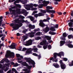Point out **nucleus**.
Segmentation results:
<instances>
[{
	"mask_svg": "<svg viewBox=\"0 0 73 73\" xmlns=\"http://www.w3.org/2000/svg\"><path fill=\"white\" fill-rule=\"evenodd\" d=\"M65 43V41L61 40L60 41V46H61Z\"/></svg>",
	"mask_w": 73,
	"mask_h": 73,
	"instance_id": "obj_26",
	"label": "nucleus"
},
{
	"mask_svg": "<svg viewBox=\"0 0 73 73\" xmlns=\"http://www.w3.org/2000/svg\"><path fill=\"white\" fill-rule=\"evenodd\" d=\"M24 59L27 62H28L29 64H31L33 65H35V62L31 60V59L30 58H25Z\"/></svg>",
	"mask_w": 73,
	"mask_h": 73,
	"instance_id": "obj_11",
	"label": "nucleus"
},
{
	"mask_svg": "<svg viewBox=\"0 0 73 73\" xmlns=\"http://www.w3.org/2000/svg\"><path fill=\"white\" fill-rule=\"evenodd\" d=\"M42 3L43 4H40L39 5V8H42L43 6L44 7H46L48 4H49V2L48 1H44Z\"/></svg>",
	"mask_w": 73,
	"mask_h": 73,
	"instance_id": "obj_8",
	"label": "nucleus"
},
{
	"mask_svg": "<svg viewBox=\"0 0 73 73\" xmlns=\"http://www.w3.org/2000/svg\"><path fill=\"white\" fill-rule=\"evenodd\" d=\"M15 7H11V8L9 9V11L11 14H15L16 12V10H12V9H15Z\"/></svg>",
	"mask_w": 73,
	"mask_h": 73,
	"instance_id": "obj_14",
	"label": "nucleus"
},
{
	"mask_svg": "<svg viewBox=\"0 0 73 73\" xmlns=\"http://www.w3.org/2000/svg\"><path fill=\"white\" fill-rule=\"evenodd\" d=\"M16 56L17 57H19V58H17V60L18 61V62L19 63H21L23 62V61L22 60H21L23 58V56H20V55L19 54H16Z\"/></svg>",
	"mask_w": 73,
	"mask_h": 73,
	"instance_id": "obj_10",
	"label": "nucleus"
},
{
	"mask_svg": "<svg viewBox=\"0 0 73 73\" xmlns=\"http://www.w3.org/2000/svg\"><path fill=\"white\" fill-rule=\"evenodd\" d=\"M21 1L22 3L23 4H25L27 3V0H17L15 1V3H19V2Z\"/></svg>",
	"mask_w": 73,
	"mask_h": 73,
	"instance_id": "obj_18",
	"label": "nucleus"
},
{
	"mask_svg": "<svg viewBox=\"0 0 73 73\" xmlns=\"http://www.w3.org/2000/svg\"><path fill=\"white\" fill-rule=\"evenodd\" d=\"M12 71H14V72H15V71H16V70L15 68H12Z\"/></svg>",
	"mask_w": 73,
	"mask_h": 73,
	"instance_id": "obj_62",
	"label": "nucleus"
},
{
	"mask_svg": "<svg viewBox=\"0 0 73 73\" xmlns=\"http://www.w3.org/2000/svg\"><path fill=\"white\" fill-rule=\"evenodd\" d=\"M58 27V25H56L55 26H52L50 28V30L52 31H56V28H57Z\"/></svg>",
	"mask_w": 73,
	"mask_h": 73,
	"instance_id": "obj_17",
	"label": "nucleus"
},
{
	"mask_svg": "<svg viewBox=\"0 0 73 73\" xmlns=\"http://www.w3.org/2000/svg\"><path fill=\"white\" fill-rule=\"evenodd\" d=\"M16 44L14 43L12 44L11 46H9V48L10 49H15L16 46Z\"/></svg>",
	"mask_w": 73,
	"mask_h": 73,
	"instance_id": "obj_19",
	"label": "nucleus"
},
{
	"mask_svg": "<svg viewBox=\"0 0 73 73\" xmlns=\"http://www.w3.org/2000/svg\"><path fill=\"white\" fill-rule=\"evenodd\" d=\"M49 43L47 42V41L46 40H42V42H41L40 43V45H48Z\"/></svg>",
	"mask_w": 73,
	"mask_h": 73,
	"instance_id": "obj_16",
	"label": "nucleus"
},
{
	"mask_svg": "<svg viewBox=\"0 0 73 73\" xmlns=\"http://www.w3.org/2000/svg\"><path fill=\"white\" fill-rule=\"evenodd\" d=\"M0 46H4V44L3 43L1 44H0Z\"/></svg>",
	"mask_w": 73,
	"mask_h": 73,
	"instance_id": "obj_57",
	"label": "nucleus"
},
{
	"mask_svg": "<svg viewBox=\"0 0 73 73\" xmlns=\"http://www.w3.org/2000/svg\"><path fill=\"white\" fill-rule=\"evenodd\" d=\"M27 48H24L22 49V51H25V50H27Z\"/></svg>",
	"mask_w": 73,
	"mask_h": 73,
	"instance_id": "obj_50",
	"label": "nucleus"
},
{
	"mask_svg": "<svg viewBox=\"0 0 73 73\" xmlns=\"http://www.w3.org/2000/svg\"><path fill=\"white\" fill-rule=\"evenodd\" d=\"M22 70L26 72H24V73H29V70H28L27 69H23Z\"/></svg>",
	"mask_w": 73,
	"mask_h": 73,
	"instance_id": "obj_29",
	"label": "nucleus"
},
{
	"mask_svg": "<svg viewBox=\"0 0 73 73\" xmlns=\"http://www.w3.org/2000/svg\"><path fill=\"white\" fill-rule=\"evenodd\" d=\"M36 33V32H32L31 33H30L29 36L30 37H34V35Z\"/></svg>",
	"mask_w": 73,
	"mask_h": 73,
	"instance_id": "obj_24",
	"label": "nucleus"
},
{
	"mask_svg": "<svg viewBox=\"0 0 73 73\" xmlns=\"http://www.w3.org/2000/svg\"><path fill=\"white\" fill-rule=\"evenodd\" d=\"M33 6L34 7H38V5L37 4H35L33 5Z\"/></svg>",
	"mask_w": 73,
	"mask_h": 73,
	"instance_id": "obj_45",
	"label": "nucleus"
},
{
	"mask_svg": "<svg viewBox=\"0 0 73 73\" xmlns=\"http://www.w3.org/2000/svg\"><path fill=\"white\" fill-rule=\"evenodd\" d=\"M4 61H5V62H9V60H8V59H3L2 60H1L0 63H1V64H3L4 62Z\"/></svg>",
	"mask_w": 73,
	"mask_h": 73,
	"instance_id": "obj_20",
	"label": "nucleus"
},
{
	"mask_svg": "<svg viewBox=\"0 0 73 73\" xmlns=\"http://www.w3.org/2000/svg\"><path fill=\"white\" fill-rule=\"evenodd\" d=\"M22 64L24 66H27V69L29 70L31 69L32 67L31 66H29L28 64L26 62H23L22 63Z\"/></svg>",
	"mask_w": 73,
	"mask_h": 73,
	"instance_id": "obj_15",
	"label": "nucleus"
},
{
	"mask_svg": "<svg viewBox=\"0 0 73 73\" xmlns=\"http://www.w3.org/2000/svg\"><path fill=\"white\" fill-rule=\"evenodd\" d=\"M18 66V63H15L14 65V66H15V67H16V66Z\"/></svg>",
	"mask_w": 73,
	"mask_h": 73,
	"instance_id": "obj_48",
	"label": "nucleus"
},
{
	"mask_svg": "<svg viewBox=\"0 0 73 73\" xmlns=\"http://www.w3.org/2000/svg\"><path fill=\"white\" fill-rule=\"evenodd\" d=\"M63 60V61H68V58H62Z\"/></svg>",
	"mask_w": 73,
	"mask_h": 73,
	"instance_id": "obj_41",
	"label": "nucleus"
},
{
	"mask_svg": "<svg viewBox=\"0 0 73 73\" xmlns=\"http://www.w3.org/2000/svg\"><path fill=\"white\" fill-rule=\"evenodd\" d=\"M41 38L40 36H38L35 38V39H36V40H40V39Z\"/></svg>",
	"mask_w": 73,
	"mask_h": 73,
	"instance_id": "obj_36",
	"label": "nucleus"
},
{
	"mask_svg": "<svg viewBox=\"0 0 73 73\" xmlns=\"http://www.w3.org/2000/svg\"><path fill=\"white\" fill-rule=\"evenodd\" d=\"M38 48H42V46L40 45H38Z\"/></svg>",
	"mask_w": 73,
	"mask_h": 73,
	"instance_id": "obj_64",
	"label": "nucleus"
},
{
	"mask_svg": "<svg viewBox=\"0 0 73 73\" xmlns=\"http://www.w3.org/2000/svg\"><path fill=\"white\" fill-rule=\"evenodd\" d=\"M37 13V11H35L33 12V13Z\"/></svg>",
	"mask_w": 73,
	"mask_h": 73,
	"instance_id": "obj_61",
	"label": "nucleus"
},
{
	"mask_svg": "<svg viewBox=\"0 0 73 73\" xmlns=\"http://www.w3.org/2000/svg\"><path fill=\"white\" fill-rule=\"evenodd\" d=\"M19 17L20 19H25V17L22 16L21 15H20L19 16Z\"/></svg>",
	"mask_w": 73,
	"mask_h": 73,
	"instance_id": "obj_37",
	"label": "nucleus"
},
{
	"mask_svg": "<svg viewBox=\"0 0 73 73\" xmlns=\"http://www.w3.org/2000/svg\"><path fill=\"white\" fill-rule=\"evenodd\" d=\"M40 33H40V32H38L36 33V35H40Z\"/></svg>",
	"mask_w": 73,
	"mask_h": 73,
	"instance_id": "obj_52",
	"label": "nucleus"
},
{
	"mask_svg": "<svg viewBox=\"0 0 73 73\" xmlns=\"http://www.w3.org/2000/svg\"><path fill=\"white\" fill-rule=\"evenodd\" d=\"M29 28H30V29H35V26L34 25H32L31 24L29 25H28Z\"/></svg>",
	"mask_w": 73,
	"mask_h": 73,
	"instance_id": "obj_23",
	"label": "nucleus"
},
{
	"mask_svg": "<svg viewBox=\"0 0 73 73\" xmlns=\"http://www.w3.org/2000/svg\"><path fill=\"white\" fill-rule=\"evenodd\" d=\"M38 16L40 17V16H44V14L41 13H39L38 14Z\"/></svg>",
	"mask_w": 73,
	"mask_h": 73,
	"instance_id": "obj_31",
	"label": "nucleus"
},
{
	"mask_svg": "<svg viewBox=\"0 0 73 73\" xmlns=\"http://www.w3.org/2000/svg\"><path fill=\"white\" fill-rule=\"evenodd\" d=\"M49 34H50V35H54L56 34V33L54 32H52V31H49Z\"/></svg>",
	"mask_w": 73,
	"mask_h": 73,
	"instance_id": "obj_30",
	"label": "nucleus"
},
{
	"mask_svg": "<svg viewBox=\"0 0 73 73\" xmlns=\"http://www.w3.org/2000/svg\"><path fill=\"white\" fill-rule=\"evenodd\" d=\"M26 7H25L27 11L31 10V11H35L37 9L36 7H33V3H31L30 4L26 5Z\"/></svg>",
	"mask_w": 73,
	"mask_h": 73,
	"instance_id": "obj_3",
	"label": "nucleus"
},
{
	"mask_svg": "<svg viewBox=\"0 0 73 73\" xmlns=\"http://www.w3.org/2000/svg\"><path fill=\"white\" fill-rule=\"evenodd\" d=\"M24 15L25 16H27L28 15V13L27 12L25 13L24 14Z\"/></svg>",
	"mask_w": 73,
	"mask_h": 73,
	"instance_id": "obj_58",
	"label": "nucleus"
},
{
	"mask_svg": "<svg viewBox=\"0 0 73 73\" xmlns=\"http://www.w3.org/2000/svg\"><path fill=\"white\" fill-rule=\"evenodd\" d=\"M34 41V40L30 39L28 40L26 44H25L26 46H29V45H31L32 44L33 41Z\"/></svg>",
	"mask_w": 73,
	"mask_h": 73,
	"instance_id": "obj_12",
	"label": "nucleus"
},
{
	"mask_svg": "<svg viewBox=\"0 0 73 73\" xmlns=\"http://www.w3.org/2000/svg\"><path fill=\"white\" fill-rule=\"evenodd\" d=\"M41 12L42 13H46V11L45 10H41Z\"/></svg>",
	"mask_w": 73,
	"mask_h": 73,
	"instance_id": "obj_44",
	"label": "nucleus"
},
{
	"mask_svg": "<svg viewBox=\"0 0 73 73\" xmlns=\"http://www.w3.org/2000/svg\"><path fill=\"white\" fill-rule=\"evenodd\" d=\"M28 18L30 19L31 20V21H33V20H34L35 19V18L31 16H29L28 17Z\"/></svg>",
	"mask_w": 73,
	"mask_h": 73,
	"instance_id": "obj_27",
	"label": "nucleus"
},
{
	"mask_svg": "<svg viewBox=\"0 0 73 73\" xmlns=\"http://www.w3.org/2000/svg\"><path fill=\"white\" fill-rule=\"evenodd\" d=\"M50 30V29L48 26H47L44 30V32L45 33H47L48 32H49Z\"/></svg>",
	"mask_w": 73,
	"mask_h": 73,
	"instance_id": "obj_22",
	"label": "nucleus"
},
{
	"mask_svg": "<svg viewBox=\"0 0 73 73\" xmlns=\"http://www.w3.org/2000/svg\"><path fill=\"white\" fill-rule=\"evenodd\" d=\"M2 19H3V17L1 16L0 17V21H1V22L2 21L1 20Z\"/></svg>",
	"mask_w": 73,
	"mask_h": 73,
	"instance_id": "obj_59",
	"label": "nucleus"
},
{
	"mask_svg": "<svg viewBox=\"0 0 73 73\" xmlns=\"http://www.w3.org/2000/svg\"><path fill=\"white\" fill-rule=\"evenodd\" d=\"M71 15L72 16H73V11H72L71 13Z\"/></svg>",
	"mask_w": 73,
	"mask_h": 73,
	"instance_id": "obj_63",
	"label": "nucleus"
},
{
	"mask_svg": "<svg viewBox=\"0 0 73 73\" xmlns=\"http://www.w3.org/2000/svg\"><path fill=\"white\" fill-rule=\"evenodd\" d=\"M53 66H54L56 68H58L60 67V66L58 64H56V63L53 64L52 65Z\"/></svg>",
	"mask_w": 73,
	"mask_h": 73,
	"instance_id": "obj_25",
	"label": "nucleus"
},
{
	"mask_svg": "<svg viewBox=\"0 0 73 73\" xmlns=\"http://www.w3.org/2000/svg\"><path fill=\"white\" fill-rule=\"evenodd\" d=\"M54 1H55L56 2H60L61 1V0H54Z\"/></svg>",
	"mask_w": 73,
	"mask_h": 73,
	"instance_id": "obj_55",
	"label": "nucleus"
},
{
	"mask_svg": "<svg viewBox=\"0 0 73 73\" xmlns=\"http://www.w3.org/2000/svg\"><path fill=\"white\" fill-rule=\"evenodd\" d=\"M46 8L47 9L46 10L47 12L52 13H54L56 12V11L54 10H50V9H53V7H52L47 6Z\"/></svg>",
	"mask_w": 73,
	"mask_h": 73,
	"instance_id": "obj_9",
	"label": "nucleus"
},
{
	"mask_svg": "<svg viewBox=\"0 0 73 73\" xmlns=\"http://www.w3.org/2000/svg\"><path fill=\"white\" fill-rule=\"evenodd\" d=\"M68 46L69 48H73V46L72 44H68Z\"/></svg>",
	"mask_w": 73,
	"mask_h": 73,
	"instance_id": "obj_39",
	"label": "nucleus"
},
{
	"mask_svg": "<svg viewBox=\"0 0 73 73\" xmlns=\"http://www.w3.org/2000/svg\"><path fill=\"white\" fill-rule=\"evenodd\" d=\"M10 65H11V64L10 63L5 64L3 65V68H2V70L0 71V73H3V70H4L5 72H7V70H9V68L7 67H6L5 68V66L9 67V66Z\"/></svg>",
	"mask_w": 73,
	"mask_h": 73,
	"instance_id": "obj_6",
	"label": "nucleus"
},
{
	"mask_svg": "<svg viewBox=\"0 0 73 73\" xmlns=\"http://www.w3.org/2000/svg\"><path fill=\"white\" fill-rule=\"evenodd\" d=\"M37 48H29L27 49L26 52V54H29L32 50H34V52H37Z\"/></svg>",
	"mask_w": 73,
	"mask_h": 73,
	"instance_id": "obj_7",
	"label": "nucleus"
},
{
	"mask_svg": "<svg viewBox=\"0 0 73 73\" xmlns=\"http://www.w3.org/2000/svg\"><path fill=\"white\" fill-rule=\"evenodd\" d=\"M60 64L61 68L62 69H65L66 68V65L62 62V60H60Z\"/></svg>",
	"mask_w": 73,
	"mask_h": 73,
	"instance_id": "obj_13",
	"label": "nucleus"
},
{
	"mask_svg": "<svg viewBox=\"0 0 73 73\" xmlns=\"http://www.w3.org/2000/svg\"><path fill=\"white\" fill-rule=\"evenodd\" d=\"M57 56H59L61 58V56H64V53L63 52H60L59 53V54L55 53L54 54V57L53 58H51L50 59V60L51 61L52 60L53 62H54H54H57V60L56 59Z\"/></svg>",
	"mask_w": 73,
	"mask_h": 73,
	"instance_id": "obj_2",
	"label": "nucleus"
},
{
	"mask_svg": "<svg viewBox=\"0 0 73 73\" xmlns=\"http://www.w3.org/2000/svg\"><path fill=\"white\" fill-rule=\"evenodd\" d=\"M68 25L70 27H73V23L70 22L68 23Z\"/></svg>",
	"mask_w": 73,
	"mask_h": 73,
	"instance_id": "obj_32",
	"label": "nucleus"
},
{
	"mask_svg": "<svg viewBox=\"0 0 73 73\" xmlns=\"http://www.w3.org/2000/svg\"><path fill=\"white\" fill-rule=\"evenodd\" d=\"M4 38H5L3 36L1 38V40H2V41H4Z\"/></svg>",
	"mask_w": 73,
	"mask_h": 73,
	"instance_id": "obj_56",
	"label": "nucleus"
},
{
	"mask_svg": "<svg viewBox=\"0 0 73 73\" xmlns=\"http://www.w3.org/2000/svg\"><path fill=\"white\" fill-rule=\"evenodd\" d=\"M63 36L64 37H66L67 36L66 33H65L63 34Z\"/></svg>",
	"mask_w": 73,
	"mask_h": 73,
	"instance_id": "obj_40",
	"label": "nucleus"
},
{
	"mask_svg": "<svg viewBox=\"0 0 73 73\" xmlns=\"http://www.w3.org/2000/svg\"><path fill=\"white\" fill-rule=\"evenodd\" d=\"M21 10L19 9H17L16 10V12L18 14H21Z\"/></svg>",
	"mask_w": 73,
	"mask_h": 73,
	"instance_id": "obj_28",
	"label": "nucleus"
},
{
	"mask_svg": "<svg viewBox=\"0 0 73 73\" xmlns=\"http://www.w3.org/2000/svg\"><path fill=\"white\" fill-rule=\"evenodd\" d=\"M5 55L6 57H10V58H13L15 57V54L13 52H12L9 51H7Z\"/></svg>",
	"mask_w": 73,
	"mask_h": 73,
	"instance_id": "obj_4",
	"label": "nucleus"
},
{
	"mask_svg": "<svg viewBox=\"0 0 73 73\" xmlns=\"http://www.w3.org/2000/svg\"><path fill=\"white\" fill-rule=\"evenodd\" d=\"M16 5L17 7H18V8H21V6L19 4H16Z\"/></svg>",
	"mask_w": 73,
	"mask_h": 73,
	"instance_id": "obj_51",
	"label": "nucleus"
},
{
	"mask_svg": "<svg viewBox=\"0 0 73 73\" xmlns=\"http://www.w3.org/2000/svg\"><path fill=\"white\" fill-rule=\"evenodd\" d=\"M40 31V29H39V28L34 29V31H35V32H37V31Z\"/></svg>",
	"mask_w": 73,
	"mask_h": 73,
	"instance_id": "obj_42",
	"label": "nucleus"
},
{
	"mask_svg": "<svg viewBox=\"0 0 73 73\" xmlns=\"http://www.w3.org/2000/svg\"><path fill=\"white\" fill-rule=\"evenodd\" d=\"M50 18H48L47 19H44L43 20H40V23H39V25L40 27H44L45 26V25L43 23V22H49V20H50Z\"/></svg>",
	"mask_w": 73,
	"mask_h": 73,
	"instance_id": "obj_5",
	"label": "nucleus"
},
{
	"mask_svg": "<svg viewBox=\"0 0 73 73\" xmlns=\"http://www.w3.org/2000/svg\"><path fill=\"white\" fill-rule=\"evenodd\" d=\"M15 22V23H19V25L18 24H14L13 23L10 24V25L11 27H13V28L14 30H17L19 29V27H21L23 25V24L20 23H29V22L27 20L25 21L24 19L19 20V19H17L13 21V22Z\"/></svg>",
	"mask_w": 73,
	"mask_h": 73,
	"instance_id": "obj_1",
	"label": "nucleus"
},
{
	"mask_svg": "<svg viewBox=\"0 0 73 73\" xmlns=\"http://www.w3.org/2000/svg\"><path fill=\"white\" fill-rule=\"evenodd\" d=\"M38 15L37 14H35L34 15V17H36V18H37V17H38Z\"/></svg>",
	"mask_w": 73,
	"mask_h": 73,
	"instance_id": "obj_46",
	"label": "nucleus"
},
{
	"mask_svg": "<svg viewBox=\"0 0 73 73\" xmlns=\"http://www.w3.org/2000/svg\"><path fill=\"white\" fill-rule=\"evenodd\" d=\"M69 66H73V62L71 63V64H69Z\"/></svg>",
	"mask_w": 73,
	"mask_h": 73,
	"instance_id": "obj_54",
	"label": "nucleus"
},
{
	"mask_svg": "<svg viewBox=\"0 0 73 73\" xmlns=\"http://www.w3.org/2000/svg\"><path fill=\"white\" fill-rule=\"evenodd\" d=\"M43 38L44 40L45 38H46L47 40H51V38L48 36H43Z\"/></svg>",
	"mask_w": 73,
	"mask_h": 73,
	"instance_id": "obj_21",
	"label": "nucleus"
},
{
	"mask_svg": "<svg viewBox=\"0 0 73 73\" xmlns=\"http://www.w3.org/2000/svg\"><path fill=\"white\" fill-rule=\"evenodd\" d=\"M5 24H2V23L1 21H0V26L4 27V26H5Z\"/></svg>",
	"mask_w": 73,
	"mask_h": 73,
	"instance_id": "obj_35",
	"label": "nucleus"
},
{
	"mask_svg": "<svg viewBox=\"0 0 73 73\" xmlns=\"http://www.w3.org/2000/svg\"><path fill=\"white\" fill-rule=\"evenodd\" d=\"M32 54L34 56H38V55L36 54V53H33Z\"/></svg>",
	"mask_w": 73,
	"mask_h": 73,
	"instance_id": "obj_47",
	"label": "nucleus"
},
{
	"mask_svg": "<svg viewBox=\"0 0 73 73\" xmlns=\"http://www.w3.org/2000/svg\"><path fill=\"white\" fill-rule=\"evenodd\" d=\"M26 12H27V11L25 9H23L21 11V13L22 14H23L26 13Z\"/></svg>",
	"mask_w": 73,
	"mask_h": 73,
	"instance_id": "obj_33",
	"label": "nucleus"
},
{
	"mask_svg": "<svg viewBox=\"0 0 73 73\" xmlns=\"http://www.w3.org/2000/svg\"><path fill=\"white\" fill-rule=\"evenodd\" d=\"M48 49H50L52 48V47H51V45L50 44H49L48 47Z\"/></svg>",
	"mask_w": 73,
	"mask_h": 73,
	"instance_id": "obj_43",
	"label": "nucleus"
},
{
	"mask_svg": "<svg viewBox=\"0 0 73 73\" xmlns=\"http://www.w3.org/2000/svg\"><path fill=\"white\" fill-rule=\"evenodd\" d=\"M47 46H48V44L44 45L43 47L44 49H46L47 48Z\"/></svg>",
	"mask_w": 73,
	"mask_h": 73,
	"instance_id": "obj_38",
	"label": "nucleus"
},
{
	"mask_svg": "<svg viewBox=\"0 0 73 73\" xmlns=\"http://www.w3.org/2000/svg\"><path fill=\"white\" fill-rule=\"evenodd\" d=\"M23 41H25V40H26L27 39V36H23Z\"/></svg>",
	"mask_w": 73,
	"mask_h": 73,
	"instance_id": "obj_34",
	"label": "nucleus"
},
{
	"mask_svg": "<svg viewBox=\"0 0 73 73\" xmlns=\"http://www.w3.org/2000/svg\"><path fill=\"white\" fill-rule=\"evenodd\" d=\"M11 72V70H10L9 71H8L7 72V73H10ZM11 73H13V72H12Z\"/></svg>",
	"mask_w": 73,
	"mask_h": 73,
	"instance_id": "obj_60",
	"label": "nucleus"
},
{
	"mask_svg": "<svg viewBox=\"0 0 73 73\" xmlns=\"http://www.w3.org/2000/svg\"><path fill=\"white\" fill-rule=\"evenodd\" d=\"M28 31V30L26 29L25 30L23 31V33H25L26 32H27Z\"/></svg>",
	"mask_w": 73,
	"mask_h": 73,
	"instance_id": "obj_53",
	"label": "nucleus"
},
{
	"mask_svg": "<svg viewBox=\"0 0 73 73\" xmlns=\"http://www.w3.org/2000/svg\"><path fill=\"white\" fill-rule=\"evenodd\" d=\"M57 13L59 15H61L62 14V13L61 12H58Z\"/></svg>",
	"mask_w": 73,
	"mask_h": 73,
	"instance_id": "obj_49",
	"label": "nucleus"
}]
</instances>
